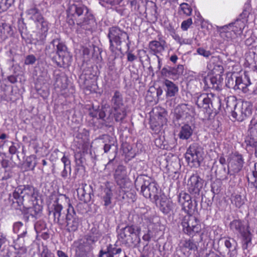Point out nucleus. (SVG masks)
<instances>
[{
	"mask_svg": "<svg viewBox=\"0 0 257 257\" xmlns=\"http://www.w3.org/2000/svg\"><path fill=\"white\" fill-rule=\"evenodd\" d=\"M39 190L31 185H21L15 188L12 195H10L12 207L23 211L25 214L30 213L37 218L42 213V206L38 204Z\"/></svg>",
	"mask_w": 257,
	"mask_h": 257,
	"instance_id": "obj_1",
	"label": "nucleus"
},
{
	"mask_svg": "<svg viewBox=\"0 0 257 257\" xmlns=\"http://www.w3.org/2000/svg\"><path fill=\"white\" fill-rule=\"evenodd\" d=\"M67 22L70 25L75 24L85 30H91L96 23L93 15L81 3L70 4L67 9Z\"/></svg>",
	"mask_w": 257,
	"mask_h": 257,
	"instance_id": "obj_2",
	"label": "nucleus"
},
{
	"mask_svg": "<svg viewBox=\"0 0 257 257\" xmlns=\"http://www.w3.org/2000/svg\"><path fill=\"white\" fill-rule=\"evenodd\" d=\"M46 53L49 55L52 61L58 66L68 65L70 57L66 46L60 40H53L49 45L46 47Z\"/></svg>",
	"mask_w": 257,
	"mask_h": 257,
	"instance_id": "obj_3",
	"label": "nucleus"
},
{
	"mask_svg": "<svg viewBox=\"0 0 257 257\" xmlns=\"http://www.w3.org/2000/svg\"><path fill=\"white\" fill-rule=\"evenodd\" d=\"M107 36L109 40V49L114 55L117 52H121V45L124 43L126 44L127 49H130L131 42L128 34L118 26L110 27Z\"/></svg>",
	"mask_w": 257,
	"mask_h": 257,
	"instance_id": "obj_4",
	"label": "nucleus"
},
{
	"mask_svg": "<svg viewBox=\"0 0 257 257\" xmlns=\"http://www.w3.org/2000/svg\"><path fill=\"white\" fill-rule=\"evenodd\" d=\"M82 131V132H79L77 134L72 145L75 161L79 164L83 163V156L87 153L90 147L89 132L86 130Z\"/></svg>",
	"mask_w": 257,
	"mask_h": 257,
	"instance_id": "obj_5",
	"label": "nucleus"
},
{
	"mask_svg": "<svg viewBox=\"0 0 257 257\" xmlns=\"http://www.w3.org/2000/svg\"><path fill=\"white\" fill-rule=\"evenodd\" d=\"M181 225L183 232L189 237L198 235L202 240L204 234L205 225L202 226L199 219L192 213L187 214L182 219Z\"/></svg>",
	"mask_w": 257,
	"mask_h": 257,
	"instance_id": "obj_6",
	"label": "nucleus"
},
{
	"mask_svg": "<svg viewBox=\"0 0 257 257\" xmlns=\"http://www.w3.org/2000/svg\"><path fill=\"white\" fill-rule=\"evenodd\" d=\"M194 99L198 107L203 108L209 113L213 110L219 109L221 107L220 98L212 93L197 94Z\"/></svg>",
	"mask_w": 257,
	"mask_h": 257,
	"instance_id": "obj_7",
	"label": "nucleus"
},
{
	"mask_svg": "<svg viewBox=\"0 0 257 257\" xmlns=\"http://www.w3.org/2000/svg\"><path fill=\"white\" fill-rule=\"evenodd\" d=\"M141 232V228L140 226L127 225L120 230L118 239L125 245L136 244L141 241L139 237Z\"/></svg>",
	"mask_w": 257,
	"mask_h": 257,
	"instance_id": "obj_8",
	"label": "nucleus"
},
{
	"mask_svg": "<svg viewBox=\"0 0 257 257\" xmlns=\"http://www.w3.org/2000/svg\"><path fill=\"white\" fill-rule=\"evenodd\" d=\"M110 103L115 121H122L127 114L122 93L118 90H115L111 97Z\"/></svg>",
	"mask_w": 257,
	"mask_h": 257,
	"instance_id": "obj_9",
	"label": "nucleus"
},
{
	"mask_svg": "<svg viewBox=\"0 0 257 257\" xmlns=\"http://www.w3.org/2000/svg\"><path fill=\"white\" fill-rule=\"evenodd\" d=\"M194 112V108L188 104L182 103L177 105L174 109L173 123L176 128H188L184 124L183 120Z\"/></svg>",
	"mask_w": 257,
	"mask_h": 257,
	"instance_id": "obj_10",
	"label": "nucleus"
},
{
	"mask_svg": "<svg viewBox=\"0 0 257 257\" xmlns=\"http://www.w3.org/2000/svg\"><path fill=\"white\" fill-rule=\"evenodd\" d=\"M202 148L197 143H193L187 149L185 154V158L188 164L200 166L203 157Z\"/></svg>",
	"mask_w": 257,
	"mask_h": 257,
	"instance_id": "obj_11",
	"label": "nucleus"
},
{
	"mask_svg": "<svg viewBox=\"0 0 257 257\" xmlns=\"http://www.w3.org/2000/svg\"><path fill=\"white\" fill-rule=\"evenodd\" d=\"M114 178L116 184L125 193L127 191L126 189L130 188L131 182L127 177L126 167L123 165H119L115 170Z\"/></svg>",
	"mask_w": 257,
	"mask_h": 257,
	"instance_id": "obj_12",
	"label": "nucleus"
},
{
	"mask_svg": "<svg viewBox=\"0 0 257 257\" xmlns=\"http://www.w3.org/2000/svg\"><path fill=\"white\" fill-rule=\"evenodd\" d=\"M66 222V230L69 232L77 230L81 222L80 219L76 215L74 207L70 203H69V207L67 208Z\"/></svg>",
	"mask_w": 257,
	"mask_h": 257,
	"instance_id": "obj_13",
	"label": "nucleus"
},
{
	"mask_svg": "<svg viewBox=\"0 0 257 257\" xmlns=\"http://www.w3.org/2000/svg\"><path fill=\"white\" fill-rule=\"evenodd\" d=\"M167 112L161 107H156L151 111V123L154 127H162L167 123Z\"/></svg>",
	"mask_w": 257,
	"mask_h": 257,
	"instance_id": "obj_14",
	"label": "nucleus"
},
{
	"mask_svg": "<svg viewBox=\"0 0 257 257\" xmlns=\"http://www.w3.org/2000/svg\"><path fill=\"white\" fill-rule=\"evenodd\" d=\"M76 257H86L93 249V245L83 237L74 242Z\"/></svg>",
	"mask_w": 257,
	"mask_h": 257,
	"instance_id": "obj_15",
	"label": "nucleus"
},
{
	"mask_svg": "<svg viewBox=\"0 0 257 257\" xmlns=\"http://www.w3.org/2000/svg\"><path fill=\"white\" fill-rule=\"evenodd\" d=\"M199 242L196 241L193 237L184 238L180 241L179 247L180 250L185 254L190 255L191 253L197 252L199 248Z\"/></svg>",
	"mask_w": 257,
	"mask_h": 257,
	"instance_id": "obj_16",
	"label": "nucleus"
},
{
	"mask_svg": "<svg viewBox=\"0 0 257 257\" xmlns=\"http://www.w3.org/2000/svg\"><path fill=\"white\" fill-rule=\"evenodd\" d=\"M203 184V180L197 174H193L188 180L187 188L190 194L199 195Z\"/></svg>",
	"mask_w": 257,
	"mask_h": 257,
	"instance_id": "obj_17",
	"label": "nucleus"
},
{
	"mask_svg": "<svg viewBox=\"0 0 257 257\" xmlns=\"http://www.w3.org/2000/svg\"><path fill=\"white\" fill-rule=\"evenodd\" d=\"M178 202L181 210L187 214L192 213L193 204L191 196L184 191H181L178 195Z\"/></svg>",
	"mask_w": 257,
	"mask_h": 257,
	"instance_id": "obj_18",
	"label": "nucleus"
},
{
	"mask_svg": "<svg viewBox=\"0 0 257 257\" xmlns=\"http://www.w3.org/2000/svg\"><path fill=\"white\" fill-rule=\"evenodd\" d=\"M243 164L242 155L235 152L231 157L228 162V172H232L233 174L239 173L242 170Z\"/></svg>",
	"mask_w": 257,
	"mask_h": 257,
	"instance_id": "obj_19",
	"label": "nucleus"
},
{
	"mask_svg": "<svg viewBox=\"0 0 257 257\" xmlns=\"http://www.w3.org/2000/svg\"><path fill=\"white\" fill-rule=\"evenodd\" d=\"M26 14L28 19L32 20L35 23L37 28H39L40 25L44 23H48L41 14L40 10L36 7L28 9L26 11Z\"/></svg>",
	"mask_w": 257,
	"mask_h": 257,
	"instance_id": "obj_20",
	"label": "nucleus"
},
{
	"mask_svg": "<svg viewBox=\"0 0 257 257\" xmlns=\"http://www.w3.org/2000/svg\"><path fill=\"white\" fill-rule=\"evenodd\" d=\"M252 113V105L247 102L243 103L241 109H237L236 106L232 113L233 117L238 120L242 121L246 116H249Z\"/></svg>",
	"mask_w": 257,
	"mask_h": 257,
	"instance_id": "obj_21",
	"label": "nucleus"
},
{
	"mask_svg": "<svg viewBox=\"0 0 257 257\" xmlns=\"http://www.w3.org/2000/svg\"><path fill=\"white\" fill-rule=\"evenodd\" d=\"M223 79L220 74L215 76L205 77L204 82L208 88L214 89L216 90H221Z\"/></svg>",
	"mask_w": 257,
	"mask_h": 257,
	"instance_id": "obj_22",
	"label": "nucleus"
},
{
	"mask_svg": "<svg viewBox=\"0 0 257 257\" xmlns=\"http://www.w3.org/2000/svg\"><path fill=\"white\" fill-rule=\"evenodd\" d=\"M77 193L78 199L85 203L89 202L92 195H93L90 187L86 184L82 185L81 187L78 188L77 189Z\"/></svg>",
	"mask_w": 257,
	"mask_h": 257,
	"instance_id": "obj_23",
	"label": "nucleus"
},
{
	"mask_svg": "<svg viewBox=\"0 0 257 257\" xmlns=\"http://www.w3.org/2000/svg\"><path fill=\"white\" fill-rule=\"evenodd\" d=\"M64 200L66 202L70 203V199L66 195L61 194L59 196V198L56 200L54 204L53 209V215L54 221L59 223L61 224L60 222V216L61 215V211L63 209V206L59 203V200Z\"/></svg>",
	"mask_w": 257,
	"mask_h": 257,
	"instance_id": "obj_24",
	"label": "nucleus"
},
{
	"mask_svg": "<svg viewBox=\"0 0 257 257\" xmlns=\"http://www.w3.org/2000/svg\"><path fill=\"white\" fill-rule=\"evenodd\" d=\"M251 82L250 79L246 75L243 77L239 76L237 79V83L235 90L241 91L243 93L247 94L249 92Z\"/></svg>",
	"mask_w": 257,
	"mask_h": 257,
	"instance_id": "obj_25",
	"label": "nucleus"
},
{
	"mask_svg": "<svg viewBox=\"0 0 257 257\" xmlns=\"http://www.w3.org/2000/svg\"><path fill=\"white\" fill-rule=\"evenodd\" d=\"M230 230L235 234H239L247 229V225H245L244 221L241 219H234L229 224Z\"/></svg>",
	"mask_w": 257,
	"mask_h": 257,
	"instance_id": "obj_26",
	"label": "nucleus"
},
{
	"mask_svg": "<svg viewBox=\"0 0 257 257\" xmlns=\"http://www.w3.org/2000/svg\"><path fill=\"white\" fill-rule=\"evenodd\" d=\"M113 110L108 104L105 103L102 105L100 109H99V118L104 121H110L112 119Z\"/></svg>",
	"mask_w": 257,
	"mask_h": 257,
	"instance_id": "obj_27",
	"label": "nucleus"
},
{
	"mask_svg": "<svg viewBox=\"0 0 257 257\" xmlns=\"http://www.w3.org/2000/svg\"><path fill=\"white\" fill-rule=\"evenodd\" d=\"M224 245L228 249V257H234L237 254V242L233 238L230 237H224Z\"/></svg>",
	"mask_w": 257,
	"mask_h": 257,
	"instance_id": "obj_28",
	"label": "nucleus"
},
{
	"mask_svg": "<svg viewBox=\"0 0 257 257\" xmlns=\"http://www.w3.org/2000/svg\"><path fill=\"white\" fill-rule=\"evenodd\" d=\"M163 84L167 97L175 96L178 92L179 88L177 85L172 81L168 79H165Z\"/></svg>",
	"mask_w": 257,
	"mask_h": 257,
	"instance_id": "obj_29",
	"label": "nucleus"
},
{
	"mask_svg": "<svg viewBox=\"0 0 257 257\" xmlns=\"http://www.w3.org/2000/svg\"><path fill=\"white\" fill-rule=\"evenodd\" d=\"M38 29L40 30V32H39L37 34V41L40 44L44 43L47 35V32L49 30L48 22L44 23L40 25V27L38 28Z\"/></svg>",
	"mask_w": 257,
	"mask_h": 257,
	"instance_id": "obj_30",
	"label": "nucleus"
},
{
	"mask_svg": "<svg viewBox=\"0 0 257 257\" xmlns=\"http://www.w3.org/2000/svg\"><path fill=\"white\" fill-rule=\"evenodd\" d=\"M230 30L235 34H240L245 27L244 21L237 19L234 22L229 24Z\"/></svg>",
	"mask_w": 257,
	"mask_h": 257,
	"instance_id": "obj_31",
	"label": "nucleus"
},
{
	"mask_svg": "<svg viewBox=\"0 0 257 257\" xmlns=\"http://www.w3.org/2000/svg\"><path fill=\"white\" fill-rule=\"evenodd\" d=\"M249 133L245 139L247 146L257 147V130H249Z\"/></svg>",
	"mask_w": 257,
	"mask_h": 257,
	"instance_id": "obj_32",
	"label": "nucleus"
},
{
	"mask_svg": "<svg viewBox=\"0 0 257 257\" xmlns=\"http://www.w3.org/2000/svg\"><path fill=\"white\" fill-rule=\"evenodd\" d=\"M165 42L164 41L162 42H159L157 41H152L149 43V48L151 51L153 52V54L156 56L157 54L160 53L164 50V44Z\"/></svg>",
	"mask_w": 257,
	"mask_h": 257,
	"instance_id": "obj_33",
	"label": "nucleus"
},
{
	"mask_svg": "<svg viewBox=\"0 0 257 257\" xmlns=\"http://www.w3.org/2000/svg\"><path fill=\"white\" fill-rule=\"evenodd\" d=\"M242 239V248L243 249H247L248 245L251 242L252 234L250 231L249 226L247 225V228L246 230L241 233L240 234Z\"/></svg>",
	"mask_w": 257,
	"mask_h": 257,
	"instance_id": "obj_34",
	"label": "nucleus"
},
{
	"mask_svg": "<svg viewBox=\"0 0 257 257\" xmlns=\"http://www.w3.org/2000/svg\"><path fill=\"white\" fill-rule=\"evenodd\" d=\"M101 236L100 232L96 228H92L91 232L85 235L83 237L87 239L92 245L100 238Z\"/></svg>",
	"mask_w": 257,
	"mask_h": 257,
	"instance_id": "obj_35",
	"label": "nucleus"
},
{
	"mask_svg": "<svg viewBox=\"0 0 257 257\" xmlns=\"http://www.w3.org/2000/svg\"><path fill=\"white\" fill-rule=\"evenodd\" d=\"M62 162L64 164V169L61 173V177L66 179L68 176V172L71 173V162L69 158L65 155L61 159Z\"/></svg>",
	"mask_w": 257,
	"mask_h": 257,
	"instance_id": "obj_36",
	"label": "nucleus"
},
{
	"mask_svg": "<svg viewBox=\"0 0 257 257\" xmlns=\"http://www.w3.org/2000/svg\"><path fill=\"white\" fill-rule=\"evenodd\" d=\"M12 34V29L10 25L6 23H2V25H0V36L2 39L5 40Z\"/></svg>",
	"mask_w": 257,
	"mask_h": 257,
	"instance_id": "obj_37",
	"label": "nucleus"
},
{
	"mask_svg": "<svg viewBox=\"0 0 257 257\" xmlns=\"http://www.w3.org/2000/svg\"><path fill=\"white\" fill-rule=\"evenodd\" d=\"M230 201L231 203L238 208H240L245 203L244 199L240 194H232Z\"/></svg>",
	"mask_w": 257,
	"mask_h": 257,
	"instance_id": "obj_38",
	"label": "nucleus"
},
{
	"mask_svg": "<svg viewBox=\"0 0 257 257\" xmlns=\"http://www.w3.org/2000/svg\"><path fill=\"white\" fill-rule=\"evenodd\" d=\"M173 209V202L169 200L162 201L160 203V210L165 214L169 213Z\"/></svg>",
	"mask_w": 257,
	"mask_h": 257,
	"instance_id": "obj_39",
	"label": "nucleus"
},
{
	"mask_svg": "<svg viewBox=\"0 0 257 257\" xmlns=\"http://www.w3.org/2000/svg\"><path fill=\"white\" fill-rule=\"evenodd\" d=\"M100 139L104 140L103 142L105 144L103 146V150L105 153H107L109 152L112 146L113 145L110 141V137L107 135H103Z\"/></svg>",
	"mask_w": 257,
	"mask_h": 257,
	"instance_id": "obj_40",
	"label": "nucleus"
},
{
	"mask_svg": "<svg viewBox=\"0 0 257 257\" xmlns=\"http://www.w3.org/2000/svg\"><path fill=\"white\" fill-rule=\"evenodd\" d=\"M105 194L102 196V199L104 202V206H108L111 203V199L113 195L110 188L104 190Z\"/></svg>",
	"mask_w": 257,
	"mask_h": 257,
	"instance_id": "obj_41",
	"label": "nucleus"
},
{
	"mask_svg": "<svg viewBox=\"0 0 257 257\" xmlns=\"http://www.w3.org/2000/svg\"><path fill=\"white\" fill-rule=\"evenodd\" d=\"M237 78L238 77L233 75L228 77L226 82V86L229 88L235 90Z\"/></svg>",
	"mask_w": 257,
	"mask_h": 257,
	"instance_id": "obj_42",
	"label": "nucleus"
},
{
	"mask_svg": "<svg viewBox=\"0 0 257 257\" xmlns=\"http://www.w3.org/2000/svg\"><path fill=\"white\" fill-rule=\"evenodd\" d=\"M146 183L148 185V188L151 192L152 196H157L158 193V185L155 182H149V181H146Z\"/></svg>",
	"mask_w": 257,
	"mask_h": 257,
	"instance_id": "obj_43",
	"label": "nucleus"
},
{
	"mask_svg": "<svg viewBox=\"0 0 257 257\" xmlns=\"http://www.w3.org/2000/svg\"><path fill=\"white\" fill-rule=\"evenodd\" d=\"M173 72V78L177 79L179 76L183 75L184 72V66L183 65H178L177 67H172Z\"/></svg>",
	"mask_w": 257,
	"mask_h": 257,
	"instance_id": "obj_44",
	"label": "nucleus"
},
{
	"mask_svg": "<svg viewBox=\"0 0 257 257\" xmlns=\"http://www.w3.org/2000/svg\"><path fill=\"white\" fill-rule=\"evenodd\" d=\"M15 0H5L4 2H0V12H5L12 7Z\"/></svg>",
	"mask_w": 257,
	"mask_h": 257,
	"instance_id": "obj_45",
	"label": "nucleus"
},
{
	"mask_svg": "<svg viewBox=\"0 0 257 257\" xmlns=\"http://www.w3.org/2000/svg\"><path fill=\"white\" fill-rule=\"evenodd\" d=\"M144 184L141 185V192L143 194V195L146 198H151L152 196L151 194V192L149 188H148V185L146 183V181H144L143 180Z\"/></svg>",
	"mask_w": 257,
	"mask_h": 257,
	"instance_id": "obj_46",
	"label": "nucleus"
},
{
	"mask_svg": "<svg viewBox=\"0 0 257 257\" xmlns=\"http://www.w3.org/2000/svg\"><path fill=\"white\" fill-rule=\"evenodd\" d=\"M123 0H100V4L104 7L119 5Z\"/></svg>",
	"mask_w": 257,
	"mask_h": 257,
	"instance_id": "obj_47",
	"label": "nucleus"
},
{
	"mask_svg": "<svg viewBox=\"0 0 257 257\" xmlns=\"http://www.w3.org/2000/svg\"><path fill=\"white\" fill-rule=\"evenodd\" d=\"M193 134V130H181L179 134V138L183 140L188 139Z\"/></svg>",
	"mask_w": 257,
	"mask_h": 257,
	"instance_id": "obj_48",
	"label": "nucleus"
},
{
	"mask_svg": "<svg viewBox=\"0 0 257 257\" xmlns=\"http://www.w3.org/2000/svg\"><path fill=\"white\" fill-rule=\"evenodd\" d=\"M172 69V67L169 66H166L164 67L161 71L162 76L166 77H169L171 76L173 77V72Z\"/></svg>",
	"mask_w": 257,
	"mask_h": 257,
	"instance_id": "obj_49",
	"label": "nucleus"
},
{
	"mask_svg": "<svg viewBox=\"0 0 257 257\" xmlns=\"http://www.w3.org/2000/svg\"><path fill=\"white\" fill-rule=\"evenodd\" d=\"M180 8L183 11V13L187 16H190L192 13V9L187 3H182L180 5Z\"/></svg>",
	"mask_w": 257,
	"mask_h": 257,
	"instance_id": "obj_50",
	"label": "nucleus"
},
{
	"mask_svg": "<svg viewBox=\"0 0 257 257\" xmlns=\"http://www.w3.org/2000/svg\"><path fill=\"white\" fill-rule=\"evenodd\" d=\"M11 172L9 170L0 168V180H7L11 177Z\"/></svg>",
	"mask_w": 257,
	"mask_h": 257,
	"instance_id": "obj_51",
	"label": "nucleus"
},
{
	"mask_svg": "<svg viewBox=\"0 0 257 257\" xmlns=\"http://www.w3.org/2000/svg\"><path fill=\"white\" fill-rule=\"evenodd\" d=\"M30 147L34 150L36 154H38L43 148L40 145L37 140H34L30 144Z\"/></svg>",
	"mask_w": 257,
	"mask_h": 257,
	"instance_id": "obj_52",
	"label": "nucleus"
},
{
	"mask_svg": "<svg viewBox=\"0 0 257 257\" xmlns=\"http://www.w3.org/2000/svg\"><path fill=\"white\" fill-rule=\"evenodd\" d=\"M51 252L47 246L44 243L42 244V251L40 253V257H50Z\"/></svg>",
	"mask_w": 257,
	"mask_h": 257,
	"instance_id": "obj_53",
	"label": "nucleus"
},
{
	"mask_svg": "<svg viewBox=\"0 0 257 257\" xmlns=\"http://www.w3.org/2000/svg\"><path fill=\"white\" fill-rule=\"evenodd\" d=\"M46 228V224L43 221H37L35 224V229L37 233L40 232L42 230L45 229Z\"/></svg>",
	"mask_w": 257,
	"mask_h": 257,
	"instance_id": "obj_54",
	"label": "nucleus"
},
{
	"mask_svg": "<svg viewBox=\"0 0 257 257\" xmlns=\"http://www.w3.org/2000/svg\"><path fill=\"white\" fill-rule=\"evenodd\" d=\"M36 61V58L34 55H29L27 56L25 60V64L33 65Z\"/></svg>",
	"mask_w": 257,
	"mask_h": 257,
	"instance_id": "obj_55",
	"label": "nucleus"
},
{
	"mask_svg": "<svg viewBox=\"0 0 257 257\" xmlns=\"http://www.w3.org/2000/svg\"><path fill=\"white\" fill-rule=\"evenodd\" d=\"M106 249H109V250L110 251L111 253L114 256V255L119 254L122 251V249L121 248H115L113 247V245L111 244H109L106 247Z\"/></svg>",
	"mask_w": 257,
	"mask_h": 257,
	"instance_id": "obj_56",
	"label": "nucleus"
},
{
	"mask_svg": "<svg viewBox=\"0 0 257 257\" xmlns=\"http://www.w3.org/2000/svg\"><path fill=\"white\" fill-rule=\"evenodd\" d=\"M127 56V60L128 62L132 63L137 59V56L132 53V51L127 49V51L125 52Z\"/></svg>",
	"mask_w": 257,
	"mask_h": 257,
	"instance_id": "obj_57",
	"label": "nucleus"
},
{
	"mask_svg": "<svg viewBox=\"0 0 257 257\" xmlns=\"http://www.w3.org/2000/svg\"><path fill=\"white\" fill-rule=\"evenodd\" d=\"M192 24V20L191 18H189L187 20L183 21L181 24V29L183 31H186Z\"/></svg>",
	"mask_w": 257,
	"mask_h": 257,
	"instance_id": "obj_58",
	"label": "nucleus"
},
{
	"mask_svg": "<svg viewBox=\"0 0 257 257\" xmlns=\"http://www.w3.org/2000/svg\"><path fill=\"white\" fill-rule=\"evenodd\" d=\"M197 52L205 58H208L211 55V53L209 51L206 50L203 48H198Z\"/></svg>",
	"mask_w": 257,
	"mask_h": 257,
	"instance_id": "obj_59",
	"label": "nucleus"
},
{
	"mask_svg": "<svg viewBox=\"0 0 257 257\" xmlns=\"http://www.w3.org/2000/svg\"><path fill=\"white\" fill-rule=\"evenodd\" d=\"M98 257H114L109 249H106L105 250L101 249L98 254Z\"/></svg>",
	"mask_w": 257,
	"mask_h": 257,
	"instance_id": "obj_60",
	"label": "nucleus"
},
{
	"mask_svg": "<svg viewBox=\"0 0 257 257\" xmlns=\"http://www.w3.org/2000/svg\"><path fill=\"white\" fill-rule=\"evenodd\" d=\"M252 176L255 178L254 181H250V183L254 187L257 188V163L254 164V170L252 172Z\"/></svg>",
	"mask_w": 257,
	"mask_h": 257,
	"instance_id": "obj_61",
	"label": "nucleus"
},
{
	"mask_svg": "<svg viewBox=\"0 0 257 257\" xmlns=\"http://www.w3.org/2000/svg\"><path fill=\"white\" fill-rule=\"evenodd\" d=\"M249 9H250V7L248 5H247L245 6L243 12L239 15V17L240 18V19L241 20L243 19L244 18H246V17H247L248 16V15L249 14Z\"/></svg>",
	"mask_w": 257,
	"mask_h": 257,
	"instance_id": "obj_62",
	"label": "nucleus"
},
{
	"mask_svg": "<svg viewBox=\"0 0 257 257\" xmlns=\"http://www.w3.org/2000/svg\"><path fill=\"white\" fill-rule=\"evenodd\" d=\"M23 223L20 221L15 222L13 225V231L15 233H18L20 229L23 227Z\"/></svg>",
	"mask_w": 257,
	"mask_h": 257,
	"instance_id": "obj_63",
	"label": "nucleus"
},
{
	"mask_svg": "<svg viewBox=\"0 0 257 257\" xmlns=\"http://www.w3.org/2000/svg\"><path fill=\"white\" fill-rule=\"evenodd\" d=\"M132 149V147L127 143H123L121 145V150L125 154L128 153Z\"/></svg>",
	"mask_w": 257,
	"mask_h": 257,
	"instance_id": "obj_64",
	"label": "nucleus"
}]
</instances>
